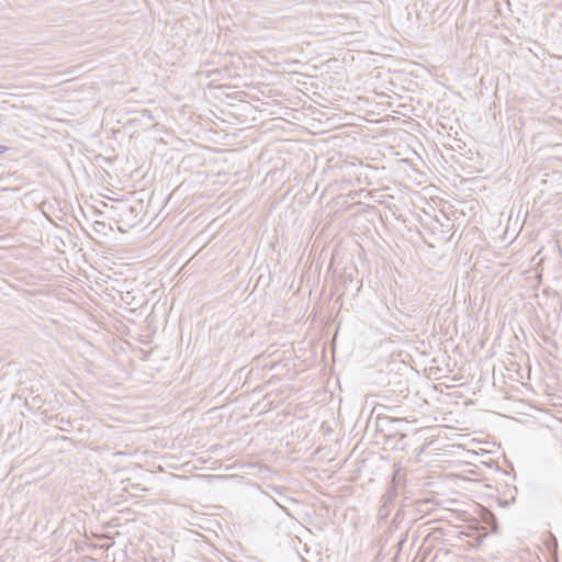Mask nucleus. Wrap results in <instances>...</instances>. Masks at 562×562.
<instances>
[{"mask_svg": "<svg viewBox=\"0 0 562 562\" xmlns=\"http://www.w3.org/2000/svg\"><path fill=\"white\" fill-rule=\"evenodd\" d=\"M142 114H143L144 116H147L150 121H153L151 115H150V112H149L148 110H143V111H142Z\"/></svg>", "mask_w": 562, "mask_h": 562, "instance_id": "obj_1", "label": "nucleus"}]
</instances>
